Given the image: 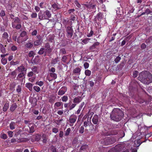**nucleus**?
<instances>
[{"instance_id":"f257e3e1","label":"nucleus","mask_w":152,"mask_h":152,"mask_svg":"<svg viewBox=\"0 0 152 152\" xmlns=\"http://www.w3.org/2000/svg\"><path fill=\"white\" fill-rule=\"evenodd\" d=\"M138 79L141 82L146 84H148L152 82V75L147 71L142 72L140 73Z\"/></svg>"},{"instance_id":"f03ea898","label":"nucleus","mask_w":152,"mask_h":152,"mask_svg":"<svg viewBox=\"0 0 152 152\" xmlns=\"http://www.w3.org/2000/svg\"><path fill=\"white\" fill-rule=\"evenodd\" d=\"M123 113L122 111L119 109H115L113 110L110 115V117L112 120L116 121H120Z\"/></svg>"},{"instance_id":"7ed1b4c3","label":"nucleus","mask_w":152,"mask_h":152,"mask_svg":"<svg viewBox=\"0 0 152 152\" xmlns=\"http://www.w3.org/2000/svg\"><path fill=\"white\" fill-rule=\"evenodd\" d=\"M51 16V13L50 11L47 10L45 12L40 11L38 14L39 18L40 20H48Z\"/></svg>"},{"instance_id":"20e7f679","label":"nucleus","mask_w":152,"mask_h":152,"mask_svg":"<svg viewBox=\"0 0 152 152\" xmlns=\"http://www.w3.org/2000/svg\"><path fill=\"white\" fill-rule=\"evenodd\" d=\"M115 142V141L112 142L110 139L108 138H105L104 140H102L101 141L102 144L105 145H108L109 144H112Z\"/></svg>"},{"instance_id":"39448f33","label":"nucleus","mask_w":152,"mask_h":152,"mask_svg":"<svg viewBox=\"0 0 152 152\" xmlns=\"http://www.w3.org/2000/svg\"><path fill=\"white\" fill-rule=\"evenodd\" d=\"M77 119V117L76 115H71L69 118V122L72 124L74 123L76 121Z\"/></svg>"},{"instance_id":"423d86ee","label":"nucleus","mask_w":152,"mask_h":152,"mask_svg":"<svg viewBox=\"0 0 152 152\" xmlns=\"http://www.w3.org/2000/svg\"><path fill=\"white\" fill-rule=\"evenodd\" d=\"M67 91V88L66 87H62L59 90L58 94L59 95H62L64 94Z\"/></svg>"},{"instance_id":"0eeeda50","label":"nucleus","mask_w":152,"mask_h":152,"mask_svg":"<svg viewBox=\"0 0 152 152\" xmlns=\"http://www.w3.org/2000/svg\"><path fill=\"white\" fill-rule=\"evenodd\" d=\"M67 36L69 38H71L73 35V30L72 28L70 27H68L67 29Z\"/></svg>"},{"instance_id":"6e6552de","label":"nucleus","mask_w":152,"mask_h":152,"mask_svg":"<svg viewBox=\"0 0 152 152\" xmlns=\"http://www.w3.org/2000/svg\"><path fill=\"white\" fill-rule=\"evenodd\" d=\"M44 49L45 53H50L52 51V49L48 44H45Z\"/></svg>"},{"instance_id":"1a4fd4ad","label":"nucleus","mask_w":152,"mask_h":152,"mask_svg":"<svg viewBox=\"0 0 152 152\" xmlns=\"http://www.w3.org/2000/svg\"><path fill=\"white\" fill-rule=\"evenodd\" d=\"M98 115H95L93 117L92 121L93 123L94 124H97L98 123Z\"/></svg>"},{"instance_id":"9d476101","label":"nucleus","mask_w":152,"mask_h":152,"mask_svg":"<svg viewBox=\"0 0 152 152\" xmlns=\"http://www.w3.org/2000/svg\"><path fill=\"white\" fill-rule=\"evenodd\" d=\"M33 46V44L32 41H28L26 44L25 47L28 48H32Z\"/></svg>"},{"instance_id":"9b49d317","label":"nucleus","mask_w":152,"mask_h":152,"mask_svg":"<svg viewBox=\"0 0 152 152\" xmlns=\"http://www.w3.org/2000/svg\"><path fill=\"white\" fill-rule=\"evenodd\" d=\"M9 35L7 33L4 32L2 36V38L4 39H7V41L10 42V40L8 39Z\"/></svg>"},{"instance_id":"f8f14e48","label":"nucleus","mask_w":152,"mask_h":152,"mask_svg":"<svg viewBox=\"0 0 152 152\" xmlns=\"http://www.w3.org/2000/svg\"><path fill=\"white\" fill-rule=\"evenodd\" d=\"M62 106L63 108V103L61 102H56L54 105V107L55 108H57L58 107H59Z\"/></svg>"},{"instance_id":"ddd939ff","label":"nucleus","mask_w":152,"mask_h":152,"mask_svg":"<svg viewBox=\"0 0 152 152\" xmlns=\"http://www.w3.org/2000/svg\"><path fill=\"white\" fill-rule=\"evenodd\" d=\"M81 69L79 67H77L73 71V73L75 74L79 75L80 74Z\"/></svg>"},{"instance_id":"4468645a","label":"nucleus","mask_w":152,"mask_h":152,"mask_svg":"<svg viewBox=\"0 0 152 152\" xmlns=\"http://www.w3.org/2000/svg\"><path fill=\"white\" fill-rule=\"evenodd\" d=\"M82 99L80 97H77L74 99L73 102L74 103L78 104L81 102Z\"/></svg>"},{"instance_id":"2eb2a0df","label":"nucleus","mask_w":152,"mask_h":152,"mask_svg":"<svg viewBox=\"0 0 152 152\" xmlns=\"http://www.w3.org/2000/svg\"><path fill=\"white\" fill-rule=\"evenodd\" d=\"M33 85L32 83H26V86L28 88L30 91H32L33 90Z\"/></svg>"},{"instance_id":"dca6fc26","label":"nucleus","mask_w":152,"mask_h":152,"mask_svg":"<svg viewBox=\"0 0 152 152\" xmlns=\"http://www.w3.org/2000/svg\"><path fill=\"white\" fill-rule=\"evenodd\" d=\"M12 27L14 28H16V29H20L21 27V25L19 24L17 25H15L14 24V23H12Z\"/></svg>"},{"instance_id":"f3484780","label":"nucleus","mask_w":152,"mask_h":152,"mask_svg":"<svg viewBox=\"0 0 152 152\" xmlns=\"http://www.w3.org/2000/svg\"><path fill=\"white\" fill-rule=\"evenodd\" d=\"M145 129V127L143 126H142L141 125L138 126V131L140 132H143Z\"/></svg>"},{"instance_id":"a211bd4d","label":"nucleus","mask_w":152,"mask_h":152,"mask_svg":"<svg viewBox=\"0 0 152 152\" xmlns=\"http://www.w3.org/2000/svg\"><path fill=\"white\" fill-rule=\"evenodd\" d=\"M17 105L16 103L12 104L10 108V110L11 111L13 112L16 108Z\"/></svg>"},{"instance_id":"6ab92c4d","label":"nucleus","mask_w":152,"mask_h":152,"mask_svg":"<svg viewBox=\"0 0 152 152\" xmlns=\"http://www.w3.org/2000/svg\"><path fill=\"white\" fill-rule=\"evenodd\" d=\"M42 42V40L41 39H39L35 41L34 42V44L35 46H37L41 45Z\"/></svg>"},{"instance_id":"aec40b11","label":"nucleus","mask_w":152,"mask_h":152,"mask_svg":"<svg viewBox=\"0 0 152 152\" xmlns=\"http://www.w3.org/2000/svg\"><path fill=\"white\" fill-rule=\"evenodd\" d=\"M25 69V67L23 66H21L18 67L17 69L18 71L20 72H22L24 71H26V70Z\"/></svg>"},{"instance_id":"412c9836","label":"nucleus","mask_w":152,"mask_h":152,"mask_svg":"<svg viewBox=\"0 0 152 152\" xmlns=\"http://www.w3.org/2000/svg\"><path fill=\"white\" fill-rule=\"evenodd\" d=\"M31 70L32 71V72L35 74H37L39 72L37 67L36 66H34L32 68Z\"/></svg>"},{"instance_id":"4be33fe9","label":"nucleus","mask_w":152,"mask_h":152,"mask_svg":"<svg viewBox=\"0 0 152 152\" xmlns=\"http://www.w3.org/2000/svg\"><path fill=\"white\" fill-rule=\"evenodd\" d=\"M15 123L14 122H11L10 125V128L11 129L13 130L15 129Z\"/></svg>"},{"instance_id":"5701e85b","label":"nucleus","mask_w":152,"mask_h":152,"mask_svg":"<svg viewBox=\"0 0 152 152\" xmlns=\"http://www.w3.org/2000/svg\"><path fill=\"white\" fill-rule=\"evenodd\" d=\"M10 47H11V49L13 51H15L17 49V47L14 45H13L12 44H10Z\"/></svg>"},{"instance_id":"b1692460","label":"nucleus","mask_w":152,"mask_h":152,"mask_svg":"<svg viewBox=\"0 0 152 152\" xmlns=\"http://www.w3.org/2000/svg\"><path fill=\"white\" fill-rule=\"evenodd\" d=\"M0 50L3 53H4L6 52V50L5 48L4 47L3 45L1 44H0Z\"/></svg>"},{"instance_id":"393cba45","label":"nucleus","mask_w":152,"mask_h":152,"mask_svg":"<svg viewBox=\"0 0 152 152\" xmlns=\"http://www.w3.org/2000/svg\"><path fill=\"white\" fill-rule=\"evenodd\" d=\"M9 104L8 103H6L3 107V111L4 112L6 111L9 107Z\"/></svg>"},{"instance_id":"a878e982","label":"nucleus","mask_w":152,"mask_h":152,"mask_svg":"<svg viewBox=\"0 0 152 152\" xmlns=\"http://www.w3.org/2000/svg\"><path fill=\"white\" fill-rule=\"evenodd\" d=\"M52 6L54 9H56V10H58L60 8V6L59 5L56 3L53 4L52 5Z\"/></svg>"},{"instance_id":"bb28decb","label":"nucleus","mask_w":152,"mask_h":152,"mask_svg":"<svg viewBox=\"0 0 152 152\" xmlns=\"http://www.w3.org/2000/svg\"><path fill=\"white\" fill-rule=\"evenodd\" d=\"M34 90L37 92H39L40 90V88L39 87L37 86H34L33 87Z\"/></svg>"},{"instance_id":"cd10ccee","label":"nucleus","mask_w":152,"mask_h":152,"mask_svg":"<svg viewBox=\"0 0 152 152\" xmlns=\"http://www.w3.org/2000/svg\"><path fill=\"white\" fill-rule=\"evenodd\" d=\"M29 127L30 129V132H33L34 131V125H32V126H31V124L30 125H29Z\"/></svg>"},{"instance_id":"c85d7f7f","label":"nucleus","mask_w":152,"mask_h":152,"mask_svg":"<svg viewBox=\"0 0 152 152\" xmlns=\"http://www.w3.org/2000/svg\"><path fill=\"white\" fill-rule=\"evenodd\" d=\"M50 75L51 77H53L54 79H56L57 77V74L51 72L50 73Z\"/></svg>"},{"instance_id":"c756f323","label":"nucleus","mask_w":152,"mask_h":152,"mask_svg":"<svg viewBox=\"0 0 152 152\" xmlns=\"http://www.w3.org/2000/svg\"><path fill=\"white\" fill-rule=\"evenodd\" d=\"M17 69H15L14 71L11 72L10 73V75L15 77L17 75L16 71Z\"/></svg>"},{"instance_id":"7c9ffc66","label":"nucleus","mask_w":152,"mask_h":152,"mask_svg":"<svg viewBox=\"0 0 152 152\" xmlns=\"http://www.w3.org/2000/svg\"><path fill=\"white\" fill-rule=\"evenodd\" d=\"M36 84L41 87L44 85V82L42 81H37L36 83Z\"/></svg>"},{"instance_id":"2f4dec72","label":"nucleus","mask_w":152,"mask_h":152,"mask_svg":"<svg viewBox=\"0 0 152 152\" xmlns=\"http://www.w3.org/2000/svg\"><path fill=\"white\" fill-rule=\"evenodd\" d=\"M1 63L3 65L6 64L7 62V59L5 58H2L1 60Z\"/></svg>"},{"instance_id":"473e14b6","label":"nucleus","mask_w":152,"mask_h":152,"mask_svg":"<svg viewBox=\"0 0 152 152\" xmlns=\"http://www.w3.org/2000/svg\"><path fill=\"white\" fill-rule=\"evenodd\" d=\"M59 61V60L58 58H57L53 59L52 60V62L53 64H55L57 62Z\"/></svg>"},{"instance_id":"72a5a7b5","label":"nucleus","mask_w":152,"mask_h":152,"mask_svg":"<svg viewBox=\"0 0 152 152\" xmlns=\"http://www.w3.org/2000/svg\"><path fill=\"white\" fill-rule=\"evenodd\" d=\"M44 52L45 53L44 48H42L40 49V50L39 51L38 53L39 54L41 55L43 54Z\"/></svg>"},{"instance_id":"f704fd0d","label":"nucleus","mask_w":152,"mask_h":152,"mask_svg":"<svg viewBox=\"0 0 152 152\" xmlns=\"http://www.w3.org/2000/svg\"><path fill=\"white\" fill-rule=\"evenodd\" d=\"M20 21V19L18 17H16L14 19V21L12 23H14V24L15 23H19Z\"/></svg>"},{"instance_id":"c9c22d12","label":"nucleus","mask_w":152,"mask_h":152,"mask_svg":"<svg viewBox=\"0 0 152 152\" xmlns=\"http://www.w3.org/2000/svg\"><path fill=\"white\" fill-rule=\"evenodd\" d=\"M35 55V53L32 51H31L29 52L28 56L29 57H33Z\"/></svg>"},{"instance_id":"e433bc0d","label":"nucleus","mask_w":152,"mask_h":152,"mask_svg":"<svg viewBox=\"0 0 152 152\" xmlns=\"http://www.w3.org/2000/svg\"><path fill=\"white\" fill-rule=\"evenodd\" d=\"M90 39L89 38H86L85 39L83 40L82 42L84 44H86L88 43V42L89 41Z\"/></svg>"},{"instance_id":"4c0bfd02","label":"nucleus","mask_w":152,"mask_h":152,"mask_svg":"<svg viewBox=\"0 0 152 152\" xmlns=\"http://www.w3.org/2000/svg\"><path fill=\"white\" fill-rule=\"evenodd\" d=\"M19 63V61H17L15 62L12 61L10 63L11 65H15L18 64Z\"/></svg>"},{"instance_id":"58836bf2","label":"nucleus","mask_w":152,"mask_h":152,"mask_svg":"<svg viewBox=\"0 0 152 152\" xmlns=\"http://www.w3.org/2000/svg\"><path fill=\"white\" fill-rule=\"evenodd\" d=\"M1 138L4 139H6L7 137V135L3 133H1Z\"/></svg>"},{"instance_id":"ea45409f","label":"nucleus","mask_w":152,"mask_h":152,"mask_svg":"<svg viewBox=\"0 0 152 152\" xmlns=\"http://www.w3.org/2000/svg\"><path fill=\"white\" fill-rule=\"evenodd\" d=\"M85 74L86 75L89 76L91 74V71L88 69L86 70L85 71Z\"/></svg>"},{"instance_id":"a19ab883","label":"nucleus","mask_w":152,"mask_h":152,"mask_svg":"<svg viewBox=\"0 0 152 152\" xmlns=\"http://www.w3.org/2000/svg\"><path fill=\"white\" fill-rule=\"evenodd\" d=\"M94 34V32L92 30H91L90 32L88 33L87 36L88 37H92Z\"/></svg>"},{"instance_id":"79ce46f5","label":"nucleus","mask_w":152,"mask_h":152,"mask_svg":"<svg viewBox=\"0 0 152 152\" xmlns=\"http://www.w3.org/2000/svg\"><path fill=\"white\" fill-rule=\"evenodd\" d=\"M70 131V128H68L66 130V131L65 133V135L66 136H67L69 134Z\"/></svg>"},{"instance_id":"37998d69","label":"nucleus","mask_w":152,"mask_h":152,"mask_svg":"<svg viewBox=\"0 0 152 152\" xmlns=\"http://www.w3.org/2000/svg\"><path fill=\"white\" fill-rule=\"evenodd\" d=\"M5 13L4 10H1L0 12V16L1 17H3L5 16Z\"/></svg>"},{"instance_id":"c03bdc74","label":"nucleus","mask_w":152,"mask_h":152,"mask_svg":"<svg viewBox=\"0 0 152 152\" xmlns=\"http://www.w3.org/2000/svg\"><path fill=\"white\" fill-rule=\"evenodd\" d=\"M68 99L67 96H64L62 97V100L63 102H66L68 100Z\"/></svg>"},{"instance_id":"a18cd8bd","label":"nucleus","mask_w":152,"mask_h":152,"mask_svg":"<svg viewBox=\"0 0 152 152\" xmlns=\"http://www.w3.org/2000/svg\"><path fill=\"white\" fill-rule=\"evenodd\" d=\"M88 148V145H83L80 148V149L81 150H84L85 149H86Z\"/></svg>"},{"instance_id":"49530a36","label":"nucleus","mask_w":152,"mask_h":152,"mask_svg":"<svg viewBox=\"0 0 152 152\" xmlns=\"http://www.w3.org/2000/svg\"><path fill=\"white\" fill-rule=\"evenodd\" d=\"M24 75V74L23 72H22L18 74L17 77V78H20L23 77Z\"/></svg>"},{"instance_id":"de8ad7c7","label":"nucleus","mask_w":152,"mask_h":152,"mask_svg":"<svg viewBox=\"0 0 152 152\" xmlns=\"http://www.w3.org/2000/svg\"><path fill=\"white\" fill-rule=\"evenodd\" d=\"M138 72L137 71H135L134 72L133 74V75L134 77H136L138 75Z\"/></svg>"},{"instance_id":"09e8293b","label":"nucleus","mask_w":152,"mask_h":152,"mask_svg":"<svg viewBox=\"0 0 152 152\" xmlns=\"http://www.w3.org/2000/svg\"><path fill=\"white\" fill-rule=\"evenodd\" d=\"M84 131V127L81 126L80 128L79 129V132L81 133H83Z\"/></svg>"},{"instance_id":"8fccbe9b","label":"nucleus","mask_w":152,"mask_h":152,"mask_svg":"<svg viewBox=\"0 0 152 152\" xmlns=\"http://www.w3.org/2000/svg\"><path fill=\"white\" fill-rule=\"evenodd\" d=\"M74 3L76 4V6L77 7H78L80 8L81 7V5H80V4L79 3V2H78V1H77L75 0L74 1Z\"/></svg>"},{"instance_id":"3c124183","label":"nucleus","mask_w":152,"mask_h":152,"mask_svg":"<svg viewBox=\"0 0 152 152\" xmlns=\"http://www.w3.org/2000/svg\"><path fill=\"white\" fill-rule=\"evenodd\" d=\"M121 59V57L119 56L117 57L115 60V62L116 63H118Z\"/></svg>"},{"instance_id":"603ef678","label":"nucleus","mask_w":152,"mask_h":152,"mask_svg":"<svg viewBox=\"0 0 152 152\" xmlns=\"http://www.w3.org/2000/svg\"><path fill=\"white\" fill-rule=\"evenodd\" d=\"M8 135L10 137H12L13 136V132L11 131H8Z\"/></svg>"},{"instance_id":"864d4df0","label":"nucleus","mask_w":152,"mask_h":152,"mask_svg":"<svg viewBox=\"0 0 152 152\" xmlns=\"http://www.w3.org/2000/svg\"><path fill=\"white\" fill-rule=\"evenodd\" d=\"M18 93H20L21 91V87L20 85L18 86L17 88L16 89Z\"/></svg>"},{"instance_id":"5fc2aeb1","label":"nucleus","mask_w":152,"mask_h":152,"mask_svg":"<svg viewBox=\"0 0 152 152\" xmlns=\"http://www.w3.org/2000/svg\"><path fill=\"white\" fill-rule=\"evenodd\" d=\"M63 121V119H61L57 121L56 122L57 124L58 125H60V124H61V122Z\"/></svg>"},{"instance_id":"6e6d98bb","label":"nucleus","mask_w":152,"mask_h":152,"mask_svg":"<svg viewBox=\"0 0 152 152\" xmlns=\"http://www.w3.org/2000/svg\"><path fill=\"white\" fill-rule=\"evenodd\" d=\"M26 34V32L25 31H23L21 33L20 36L21 37H24L25 36Z\"/></svg>"},{"instance_id":"4d7b16f0","label":"nucleus","mask_w":152,"mask_h":152,"mask_svg":"<svg viewBox=\"0 0 152 152\" xmlns=\"http://www.w3.org/2000/svg\"><path fill=\"white\" fill-rule=\"evenodd\" d=\"M89 66V64L87 62H86L84 64V66L85 69H87L88 67Z\"/></svg>"},{"instance_id":"13d9d810","label":"nucleus","mask_w":152,"mask_h":152,"mask_svg":"<svg viewBox=\"0 0 152 152\" xmlns=\"http://www.w3.org/2000/svg\"><path fill=\"white\" fill-rule=\"evenodd\" d=\"M75 11V9H70L68 11V12L69 14H70L72 13H73Z\"/></svg>"},{"instance_id":"bf43d9fd","label":"nucleus","mask_w":152,"mask_h":152,"mask_svg":"<svg viewBox=\"0 0 152 152\" xmlns=\"http://www.w3.org/2000/svg\"><path fill=\"white\" fill-rule=\"evenodd\" d=\"M52 132L55 133H57L58 132V129L56 128H54L52 129Z\"/></svg>"},{"instance_id":"052dcab7","label":"nucleus","mask_w":152,"mask_h":152,"mask_svg":"<svg viewBox=\"0 0 152 152\" xmlns=\"http://www.w3.org/2000/svg\"><path fill=\"white\" fill-rule=\"evenodd\" d=\"M34 74V73L32 71H31L28 73L27 76L28 77H31Z\"/></svg>"},{"instance_id":"680f3d73","label":"nucleus","mask_w":152,"mask_h":152,"mask_svg":"<svg viewBox=\"0 0 152 152\" xmlns=\"http://www.w3.org/2000/svg\"><path fill=\"white\" fill-rule=\"evenodd\" d=\"M64 110H58L57 113L58 114L60 115H62L63 114Z\"/></svg>"},{"instance_id":"e2e57ef3","label":"nucleus","mask_w":152,"mask_h":152,"mask_svg":"<svg viewBox=\"0 0 152 152\" xmlns=\"http://www.w3.org/2000/svg\"><path fill=\"white\" fill-rule=\"evenodd\" d=\"M85 6L88 8V9H91V4H85Z\"/></svg>"},{"instance_id":"0e129e2a","label":"nucleus","mask_w":152,"mask_h":152,"mask_svg":"<svg viewBox=\"0 0 152 152\" xmlns=\"http://www.w3.org/2000/svg\"><path fill=\"white\" fill-rule=\"evenodd\" d=\"M37 34V30H34L31 33L32 36H36Z\"/></svg>"},{"instance_id":"69168bd1","label":"nucleus","mask_w":152,"mask_h":152,"mask_svg":"<svg viewBox=\"0 0 152 152\" xmlns=\"http://www.w3.org/2000/svg\"><path fill=\"white\" fill-rule=\"evenodd\" d=\"M37 16V14L36 13H33L32 15H31V17L32 18H36Z\"/></svg>"},{"instance_id":"338daca9","label":"nucleus","mask_w":152,"mask_h":152,"mask_svg":"<svg viewBox=\"0 0 152 152\" xmlns=\"http://www.w3.org/2000/svg\"><path fill=\"white\" fill-rule=\"evenodd\" d=\"M108 152H117L115 148H112L109 150Z\"/></svg>"},{"instance_id":"774afa93","label":"nucleus","mask_w":152,"mask_h":152,"mask_svg":"<svg viewBox=\"0 0 152 152\" xmlns=\"http://www.w3.org/2000/svg\"><path fill=\"white\" fill-rule=\"evenodd\" d=\"M60 51L61 53H62L64 54H65L66 53V51L65 50L64 48L61 49V50Z\"/></svg>"}]
</instances>
